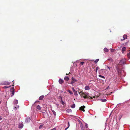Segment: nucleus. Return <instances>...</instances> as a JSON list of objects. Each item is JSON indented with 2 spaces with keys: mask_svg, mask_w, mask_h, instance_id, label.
I'll list each match as a JSON object with an SVG mask.
<instances>
[{
  "mask_svg": "<svg viewBox=\"0 0 130 130\" xmlns=\"http://www.w3.org/2000/svg\"><path fill=\"white\" fill-rule=\"evenodd\" d=\"M98 67H97L96 68V72H97V70H98Z\"/></svg>",
  "mask_w": 130,
  "mask_h": 130,
  "instance_id": "nucleus-38",
  "label": "nucleus"
},
{
  "mask_svg": "<svg viewBox=\"0 0 130 130\" xmlns=\"http://www.w3.org/2000/svg\"><path fill=\"white\" fill-rule=\"evenodd\" d=\"M82 130H85L84 127L81 128Z\"/></svg>",
  "mask_w": 130,
  "mask_h": 130,
  "instance_id": "nucleus-35",
  "label": "nucleus"
},
{
  "mask_svg": "<svg viewBox=\"0 0 130 130\" xmlns=\"http://www.w3.org/2000/svg\"><path fill=\"white\" fill-rule=\"evenodd\" d=\"M99 76L101 77V78H105V77L104 76H102L101 75H99Z\"/></svg>",
  "mask_w": 130,
  "mask_h": 130,
  "instance_id": "nucleus-26",
  "label": "nucleus"
},
{
  "mask_svg": "<svg viewBox=\"0 0 130 130\" xmlns=\"http://www.w3.org/2000/svg\"><path fill=\"white\" fill-rule=\"evenodd\" d=\"M64 81L63 80L60 79L59 80V82L60 84H61L64 82Z\"/></svg>",
  "mask_w": 130,
  "mask_h": 130,
  "instance_id": "nucleus-7",
  "label": "nucleus"
},
{
  "mask_svg": "<svg viewBox=\"0 0 130 130\" xmlns=\"http://www.w3.org/2000/svg\"><path fill=\"white\" fill-rule=\"evenodd\" d=\"M78 92L80 95L82 96H83L84 98L87 99H92L91 97L89 96V93H88L79 92L78 91Z\"/></svg>",
  "mask_w": 130,
  "mask_h": 130,
  "instance_id": "nucleus-1",
  "label": "nucleus"
},
{
  "mask_svg": "<svg viewBox=\"0 0 130 130\" xmlns=\"http://www.w3.org/2000/svg\"><path fill=\"white\" fill-rule=\"evenodd\" d=\"M64 79L65 80L67 81H68L69 79V78L68 76L65 77L64 78Z\"/></svg>",
  "mask_w": 130,
  "mask_h": 130,
  "instance_id": "nucleus-12",
  "label": "nucleus"
},
{
  "mask_svg": "<svg viewBox=\"0 0 130 130\" xmlns=\"http://www.w3.org/2000/svg\"><path fill=\"white\" fill-rule=\"evenodd\" d=\"M30 119L29 117H27L25 119V122L26 123L29 122L30 121Z\"/></svg>",
  "mask_w": 130,
  "mask_h": 130,
  "instance_id": "nucleus-4",
  "label": "nucleus"
},
{
  "mask_svg": "<svg viewBox=\"0 0 130 130\" xmlns=\"http://www.w3.org/2000/svg\"><path fill=\"white\" fill-rule=\"evenodd\" d=\"M37 106H39V105H37Z\"/></svg>",
  "mask_w": 130,
  "mask_h": 130,
  "instance_id": "nucleus-47",
  "label": "nucleus"
},
{
  "mask_svg": "<svg viewBox=\"0 0 130 130\" xmlns=\"http://www.w3.org/2000/svg\"><path fill=\"white\" fill-rule=\"evenodd\" d=\"M43 125H40L39 126V129H41V128H42L43 127Z\"/></svg>",
  "mask_w": 130,
  "mask_h": 130,
  "instance_id": "nucleus-25",
  "label": "nucleus"
},
{
  "mask_svg": "<svg viewBox=\"0 0 130 130\" xmlns=\"http://www.w3.org/2000/svg\"><path fill=\"white\" fill-rule=\"evenodd\" d=\"M128 57L129 58H130V50L129 51V53L127 54Z\"/></svg>",
  "mask_w": 130,
  "mask_h": 130,
  "instance_id": "nucleus-18",
  "label": "nucleus"
},
{
  "mask_svg": "<svg viewBox=\"0 0 130 130\" xmlns=\"http://www.w3.org/2000/svg\"><path fill=\"white\" fill-rule=\"evenodd\" d=\"M104 51L105 52H107L108 51V50L107 48H104Z\"/></svg>",
  "mask_w": 130,
  "mask_h": 130,
  "instance_id": "nucleus-19",
  "label": "nucleus"
},
{
  "mask_svg": "<svg viewBox=\"0 0 130 130\" xmlns=\"http://www.w3.org/2000/svg\"><path fill=\"white\" fill-rule=\"evenodd\" d=\"M15 89L14 87L11 88L10 90V92L11 94V96H13L14 94Z\"/></svg>",
  "mask_w": 130,
  "mask_h": 130,
  "instance_id": "nucleus-2",
  "label": "nucleus"
},
{
  "mask_svg": "<svg viewBox=\"0 0 130 130\" xmlns=\"http://www.w3.org/2000/svg\"><path fill=\"white\" fill-rule=\"evenodd\" d=\"M59 99L61 101V104L63 105H64V103L62 101V98L61 96H59Z\"/></svg>",
  "mask_w": 130,
  "mask_h": 130,
  "instance_id": "nucleus-5",
  "label": "nucleus"
},
{
  "mask_svg": "<svg viewBox=\"0 0 130 130\" xmlns=\"http://www.w3.org/2000/svg\"><path fill=\"white\" fill-rule=\"evenodd\" d=\"M74 92V94L75 95H78V94H77V91H76V92Z\"/></svg>",
  "mask_w": 130,
  "mask_h": 130,
  "instance_id": "nucleus-29",
  "label": "nucleus"
},
{
  "mask_svg": "<svg viewBox=\"0 0 130 130\" xmlns=\"http://www.w3.org/2000/svg\"><path fill=\"white\" fill-rule=\"evenodd\" d=\"M56 127H54L53 129H51L50 130H56Z\"/></svg>",
  "mask_w": 130,
  "mask_h": 130,
  "instance_id": "nucleus-36",
  "label": "nucleus"
},
{
  "mask_svg": "<svg viewBox=\"0 0 130 130\" xmlns=\"http://www.w3.org/2000/svg\"><path fill=\"white\" fill-rule=\"evenodd\" d=\"M75 106H71V107L73 108H74Z\"/></svg>",
  "mask_w": 130,
  "mask_h": 130,
  "instance_id": "nucleus-41",
  "label": "nucleus"
},
{
  "mask_svg": "<svg viewBox=\"0 0 130 130\" xmlns=\"http://www.w3.org/2000/svg\"><path fill=\"white\" fill-rule=\"evenodd\" d=\"M107 68H108V69L109 70H110V68H111V67H108V66H107Z\"/></svg>",
  "mask_w": 130,
  "mask_h": 130,
  "instance_id": "nucleus-37",
  "label": "nucleus"
},
{
  "mask_svg": "<svg viewBox=\"0 0 130 130\" xmlns=\"http://www.w3.org/2000/svg\"><path fill=\"white\" fill-rule=\"evenodd\" d=\"M111 52H113L114 51V50L113 49H112L110 50Z\"/></svg>",
  "mask_w": 130,
  "mask_h": 130,
  "instance_id": "nucleus-33",
  "label": "nucleus"
},
{
  "mask_svg": "<svg viewBox=\"0 0 130 130\" xmlns=\"http://www.w3.org/2000/svg\"><path fill=\"white\" fill-rule=\"evenodd\" d=\"M85 89L86 90H89L90 89L89 86H86L85 88Z\"/></svg>",
  "mask_w": 130,
  "mask_h": 130,
  "instance_id": "nucleus-9",
  "label": "nucleus"
},
{
  "mask_svg": "<svg viewBox=\"0 0 130 130\" xmlns=\"http://www.w3.org/2000/svg\"><path fill=\"white\" fill-rule=\"evenodd\" d=\"M19 106H17L14 108V110H16L17 109L19 108Z\"/></svg>",
  "mask_w": 130,
  "mask_h": 130,
  "instance_id": "nucleus-28",
  "label": "nucleus"
},
{
  "mask_svg": "<svg viewBox=\"0 0 130 130\" xmlns=\"http://www.w3.org/2000/svg\"><path fill=\"white\" fill-rule=\"evenodd\" d=\"M85 106H81L79 108V109L83 111H85V110H84V108H85Z\"/></svg>",
  "mask_w": 130,
  "mask_h": 130,
  "instance_id": "nucleus-6",
  "label": "nucleus"
},
{
  "mask_svg": "<svg viewBox=\"0 0 130 130\" xmlns=\"http://www.w3.org/2000/svg\"><path fill=\"white\" fill-rule=\"evenodd\" d=\"M85 126H86V128H87L88 127V126H87V124H86V125H85Z\"/></svg>",
  "mask_w": 130,
  "mask_h": 130,
  "instance_id": "nucleus-40",
  "label": "nucleus"
},
{
  "mask_svg": "<svg viewBox=\"0 0 130 130\" xmlns=\"http://www.w3.org/2000/svg\"><path fill=\"white\" fill-rule=\"evenodd\" d=\"M68 127H69V126H70V124L69 122H68Z\"/></svg>",
  "mask_w": 130,
  "mask_h": 130,
  "instance_id": "nucleus-39",
  "label": "nucleus"
},
{
  "mask_svg": "<svg viewBox=\"0 0 130 130\" xmlns=\"http://www.w3.org/2000/svg\"><path fill=\"white\" fill-rule=\"evenodd\" d=\"M72 110L71 109H68L66 110V112L68 113H69L72 112Z\"/></svg>",
  "mask_w": 130,
  "mask_h": 130,
  "instance_id": "nucleus-11",
  "label": "nucleus"
},
{
  "mask_svg": "<svg viewBox=\"0 0 130 130\" xmlns=\"http://www.w3.org/2000/svg\"><path fill=\"white\" fill-rule=\"evenodd\" d=\"M12 86H13L14 85H13Z\"/></svg>",
  "mask_w": 130,
  "mask_h": 130,
  "instance_id": "nucleus-49",
  "label": "nucleus"
},
{
  "mask_svg": "<svg viewBox=\"0 0 130 130\" xmlns=\"http://www.w3.org/2000/svg\"><path fill=\"white\" fill-rule=\"evenodd\" d=\"M36 108L38 109L39 110H40L41 109V108L40 106H37Z\"/></svg>",
  "mask_w": 130,
  "mask_h": 130,
  "instance_id": "nucleus-27",
  "label": "nucleus"
},
{
  "mask_svg": "<svg viewBox=\"0 0 130 130\" xmlns=\"http://www.w3.org/2000/svg\"><path fill=\"white\" fill-rule=\"evenodd\" d=\"M2 120V118H1V117L0 116V120Z\"/></svg>",
  "mask_w": 130,
  "mask_h": 130,
  "instance_id": "nucleus-43",
  "label": "nucleus"
},
{
  "mask_svg": "<svg viewBox=\"0 0 130 130\" xmlns=\"http://www.w3.org/2000/svg\"><path fill=\"white\" fill-rule=\"evenodd\" d=\"M74 83V82H73V81H72V82H71V83L70 84L72 85H73V83Z\"/></svg>",
  "mask_w": 130,
  "mask_h": 130,
  "instance_id": "nucleus-34",
  "label": "nucleus"
},
{
  "mask_svg": "<svg viewBox=\"0 0 130 130\" xmlns=\"http://www.w3.org/2000/svg\"><path fill=\"white\" fill-rule=\"evenodd\" d=\"M112 93V92H110V94H111Z\"/></svg>",
  "mask_w": 130,
  "mask_h": 130,
  "instance_id": "nucleus-45",
  "label": "nucleus"
},
{
  "mask_svg": "<svg viewBox=\"0 0 130 130\" xmlns=\"http://www.w3.org/2000/svg\"><path fill=\"white\" fill-rule=\"evenodd\" d=\"M108 60L111 61H112L113 60L111 58H110L108 59Z\"/></svg>",
  "mask_w": 130,
  "mask_h": 130,
  "instance_id": "nucleus-31",
  "label": "nucleus"
},
{
  "mask_svg": "<svg viewBox=\"0 0 130 130\" xmlns=\"http://www.w3.org/2000/svg\"><path fill=\"white\" fill-rule=\"evenodd\" d=\"M99 59H96V60H95L94 61V62L95 63H96L97 62L99 61Z\"/></svg>",
  "mask_w": 130,
  "mask_h": 130,
  "instance_id": "nucleus-21",
  "label": "nucleus"
},
{
  "mask_svg": "<svg viewBox=\"0 0 130 130\" xmlns=\"http://www.w3.org/2000/svg\"><path fill=\"white\" fill-rule=\"evenodd\" d=\"M101 101L102 102H105L106 101V100L105 99H102L101 100Z\"/></svg>",
  "mask_w": 130,
  "mask_h": 130,
  "instance_id": "nucleus-20",
  "label": "nucleus"
},
{
  "mask_svg": "<svg viewBox=\"0 0 130 130\" xmlns=\"http://www.w3.org/2000/svg\"><path fill=\"white\" fill-rule=\"evenodd\" d=\"M23 124H19V128H22L23 127Z\"/></svg>",
  "mask_w": 130,
  "mask_h": 130,
  "instance_id": "nucleus-13",
  "label": "nucleus"
},
{
  "mask_svg": "<svg viewBox=\"0 0 130 130\" xmlns=\"http://www.w3.org/2000/svg\"><path fill=\"white\" fill-rule=\"evenodd\" d=\"M125 60L124 59H122L120 61L119 63V64H120L122 65V64H124L125 63Z\"/></svg>",
  "mask_w": 130,
  "mask_h": 130,
  "instance_id": "nucleus-3",
  "label": "nucleus"
},
{
  "mask_svg": "<svg viewBox=\"0 0 130 130\" xmlns=\"http://www.w3.org/2000/svg\"><path fill=\"white\" fill-rule=\"evenodd\" d=\"M52 112H53V114H54V115L55 116H56V112H55V111L54 110H52Z\"/></svg>",
  "mask_w": 130,
  "mask_h": 130,
  "instance_id": "nucleus-24",
  "label": "nucleus"
},
{
  "mask_svg": "<svg viewBox=\"0 0 130 130\" xmlns=\"http://www.w3.org/2000/svg\"><path fill=\"white\" fill-rule=\"evenodd\" d=\"M127 35H124L123 36V39H121V41H123L125 39H126L127 38Z\"/></svg>",
  "mask_w": 130,
  "mask_h": 130,
  "instance_id": "nucleus-8",
  "label": "nucleus"
},
{
  "mask_svg": "<svg viewBox=\"0 0 130 130\" xmlns=\"http://www.w3.org/2000/svg\"><path fill=\"white\" fill-rule=\"evenodd\" d=\"M68 92L69 93H70V94H73V92H72L71 91V90H68Z\"/></svg>",
  "mask_w": 130,
  "mask_h": 130,
  "instance_id": "nucleus-23",
  "label": "nucleus"
},
{
  "mask_svg": "<svg viewBox=\"0 0 130 130\" xmlns=\"http://www.w3.org/2000/svg\"><path fill=\"white\" fill-rule=\"evenodd\" d=\"M93 98H94V96H93Z\"/></svg>",
  "mask_w": 130,
  "mask_h": 130,
  "instance_id": "nucleus-48",
  "label": "nucleus"
},
{
  "mask_svg": "<svg viewBox=\"0 0 130 130\" xmlns=\"http://www.w3.org/2000/svg\"><path fill=\"white\" fill-rule=\"evenodd\" d=\"M70 73H70V72H69V74H70Z\"/></svg>",
  "mask_w": 130,
  "mask_h": 130,
  "instance_id": "nucleus-46",
  "label": "nucleus"
},
{
  "mask_svg": "<svg viewBox=\"0 0 130 130\" xmlns=\"http://www.w3.org/2000/svg\"><path fill=\"white\" fill-rule=\"evenodd\" d=\"M68 74H67V73H66V75H68Z\"/></svg>",
  "mask_w": 130,
  "mask_h": 130,
  "instance_id": "nucleus-44",
  "label": "nucleus"
},
{
  "mask_svg": "<svg viewBox=\"0 0 130 130\" xmlns=\"http://www.w3.org/2000/svg\"><path fill=\"white\" fill-rule=\"evenodd\" d=\"M72 79L73 81L74 82H76L77 81V80H76L75 78L73 77H72Z\"/></svg>",
  "mask_w": 130,
  "mask_h": 130,
  "instance_id": "nucleus-15",
  "label": "nucleus"
},
{
  "mask_svg": "<svg viewBox=\"0 0 130 130\" xmlns=\"http://www.w3.org/2000/svg\"><path fill=\"white\" fill-rule=\"evenodd\" d=\"M69 128V127H67L65 129V130H67Z\"/></svg>",
  "mask_w": 130,
  "mask_h": 130,
  "instance_id": "nucleus-42",
  "label": "nucleus"
},
{
  "mask_svg": "<svg viewBox=\"0 0 130 130\" xmlns=\"http://www.w3.org/2000/svg\"><path fill=\"white\" fill-rule=\"evenodd\" d=\"M44 98V95H41L39 97V100H42Z\"/></svg>",
  "mask_w": 130,
  "mask_h": 130,
  "instance_id": "nucleus-10",
  "label": "nucleus"
},
{
  "mask_svg": "<svg viewBox=\"0 0 130 130\" xmlns=\"http://www.w3.org/2000/svg\"><path fill=\"white\" fill-rule=\"evenodd\" d=\"M39 101H37L35 102L34 104V105H37V103H39Z\"/></svg>",
  "mask_w": 130,
  "mask_h": 130,
  "instance_id": "nucleus-22",
  "label": "nucleus"
},
{
  "mask_svg": "<svg viewBox=\"0 0 130 130\" xmlns=\"http://www.w3.org/2000/svg\"><path fill=\"white\" fill-rule=\"evenodd\" d=\"M126 48L125 47H123L122 48V53L125 50Z\"/></svg>",
  "mask_w": 130,
  "mask_h": 130,
  "instance_id": "nucleus-17",
  "label": "nucleus"
},
{
  "mask_svg": "<svg viewBox=\"0 0 130 130\" xmlns=\"http://www.w3.org/2000/svg\"><path fill=\"white\" fill-rule=\"evenodd\" d=\"M84 62H81L80 63V64L82 65H83V64L84 63Z\"/></svg>",
  "mask_w": 130,
  "mask_h": 130,
  "instance_id": "nucleus-32",
  "label": "nucleus"
},
{
  "mask_svg": "<svg viewBox=\"0 0 130 130\" xmlns=\"http://www.w3.org/2000/svg\"><path fill=\"white\" fill-rule=\"evenodd\" d=\"M18 103V101L17 100H14V104L15 105L17 104Z\"/></svg>",
  "mask_w": 130,
  "mask_h": 130,
  "instance_id": "nucleus-14",
  "label": "nucleus"
},
{
  "mask_svg": "<svg viewBox=\"0 0 130 130\" xmlns=\"http://www.w3.org/2000/svg\"><path fill=\"white\" fill-rule=\"evenodd\" d=\"M72 90L73 91V92H76V91L75 90V89H74V88H72Z\"/></svg>",
  "mask_w": 130,
  "mask_h": 130,
  "instance_id": "nucleus-30",
  "label": "nucleus"
},
{
  "mask_svg": "<svg viewBox=\"0 0 130 130\" xmlns=\"http://www.w3.org/2000/svg\"><path fill=\"white\" fill-rule=\"evenodd\" d=\"M74 105H75V104H74Z\"/></svg>",
  "mask_w": 130,
  "mask_h": 130,
  "instance_id": "nucleus-50",
  "label": "nucleus"
},
{
  "mask_svg": "<svg viewBox=\"0 0 130 130\" xmlns=\"http://www.w3.org/2000/svg\"><path fill=\"white\" fill-rule=\"evenodd\" d=\"M79 124L81 128L84 127L83 126V124L81 122H79Z\"/></svg>",
  "mask_w": 130,
  "mask_h": 130,
  "instance_id": "nucleus-16",
  "label": "nucleus"
}]
</instances>
